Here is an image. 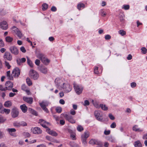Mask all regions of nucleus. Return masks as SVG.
Wrapping results in <instances>:
<instances>
[{"instance_id":"nucleus-1","label":"nucleus","mask_w":147,"mask_h":147,"mask_svg":"<svg viewBox=\"0 0 147 147\" xmlns=\"http://www.w3.org/2000/svg\"><path fill=\"white\" fill-rule=\"evenodd\" d=\"M39 104L42 109L46 113H48L49 111L46 108L49 105V102L46 101H43L41 102H39Z\"/></svg>"},{"instance_id":"nucleus-2","label":"nucleus","mask_w":147,"mask_h":147,"mask_svg":"<svg viewBox=\"0 0 147 147\" xmlns=\"http://www.w3.org/2000/svg\"><path fill=\"white\" fill-rule=\"evenodd\" d=\"M94 115L97 120L101 122L103 121V118L102 117L103 115L100 111H95Z\"/></svg>"},{"instance_id":"nucleus-3","label":"nucleus","mask_w":147,"mask_h":147,"mask_svg":"<svg viewBox=\"0 0 147 147\" xmlns=\"http://www.w3.org/2000/svg\"><path fill=\"white\" fill-rule=\"evenodd\" d=\"M89 136V133L88 131L84 132V134H82L81 136V138L82 142L84 144L86 143L87 138H88Z\"/></svg>"},{"instance_id":"nucleus-4","label":"nucleus","mask_w":147,"mask_h":147,"mask_svg":"<svg viewBox=\"0 0 147 147\" xmlns=\"http://www.w3.org/2000/svg\"><path fill=\"white\" fill-rule=\"evenodd\" d=\"M62 89H63L65 93H67L71 91L72 87L68 83H64L63 84Z\"/></svg>"},{"instance_id":"nucleus-5","label":"nucleus","mask_w":147,"mask_h":147,"mask_svg":"<svg viewBox=\"0 0 147 147\" xmlns=\"http://www.w3.org/2000/svg\"><path fill=\"white\" fill-rule=\"evenodd\" d=\"M74 87L76 92L77 94H79L82 93L83 88L81 86L74 83Z\"/></svg>"},{"instance_id":"nucleus-6","label":"nucleus","mask_w":147,"mask_h":147,"mask_svg":"<svg viewBox=\"0 0 147 147\" xmlns=\"http://www.w3.org/2000/svg\"><path fill=\"white\" fill-rule=\"evenodd\" d=\"M57 87L59 89L61 90L62 89V86L63 84L65 83H63L62 80L58 78H56L55 81Z\"/></svg>"},{"instance_id":"nucleus-7","label":"nucleus","mask_w":147,"mask_h":147,"mask_svg":"<svg viewBox=\"0 0 147 147\" xmlns=\"http://www.w3.org/2000/svg\"><path fill=\"white\" fill-rule=\"evenodd\" d=\"M12 31L15 33L20 38L23 36V34L19 29L15 26H13L12 28Z\"/></svg>"},{"instance_id":"nucleus-8","label":"nucleus","mask_w":147,"mask_h":147,"mask_svg":"<svg viewBox=\"0 0 147 147\" xmlns=\"http://www.w3.org/2000/svg\"><path fill=\"white\" fill-rule=\"evenodd\" d=\"M9 50L14 55H17L19 53V51L16 47L12 46L9 48Z\"/></svg>"},{"instance_id":"nucleus-9","label":"nucleus","mask_w":147,"mask_h":147,"mask_svg":"<svg viewBox=\"0 0 147 147\" xmlns=\"http://www.w3.org/2000/svg\"><path fill=\"white\" fill-rule=\"evenodd\" d=\"M30 75L31 77L35 80L37 79L39 77L38 73L33 70L31 71Z\"/></svg>"},{"instance_id":"nucleus-10","label":"nucleus","mask_w":147,"mask_h":147,"mask_svg":"<svg viewBox=\"0 0 147 147\" xmlns=\"http://www.w3.org/2000/svg\"><path fill=\"white\" fill-rule=\"evenodd\" d=\"M31 131L34 134H39L42 132V130L39 127H36L32 128Z\"/></svg>"},{"instance_id":"nucleus-11","label":"nucleus","mask_w":147,"mask_h":147,"mask_svg":"<svg viewBox=\"0 0 147 147\" xmlns=\"http://www.w3.org/2000/svg\"><path fill=\"white\" fill-rule=\"evenodd\" d=\"M4 58L9 61H11L12 60V57L11 54L8 52H6L5 53L3 56Z\"/></svg>"},{"instance_id":"nucleus-12","label":"nucleus","mask_w":147,"mask_h":147,"mask_svg":"<svg viewBox=\"0 0 147 147\" xmlns=\"http://www.w3.org/2000/svg\"><path fill=\"white\" fill-rule=\"evenodd\" d=\"M12 116L13 118L17 117L19 114V112L18 109L16 107H13L11 112Z\"/></svg>"},{"instance_id":"nucleus-13","label":"nucleus","mask_w":147,"mask_h":147,"mask_svg":"<svg viewBox=\"0 0 147 147\" xmlns=\"http://www.w3.org/2000/svg\"><path fill=\"white\" fill-rule=\"evenodd\" d=\"M0 28L3 30H6L8 28V25L5 21H3L0 23Z\"/></svg>"},{"instance_id":"nucleus-14","label":"nucleus","mask_w":147,"mask_h":147,"mask_svg":"<svg viewBox=\"0 0 147 147\" xmlns=\"http://www.w3.org/2000/svg\"><path fill=\"white\" fill-rule=\"evenodd\" d=\"M5 88L6 90H11L13 86V83L10 81L6 82L5 84Z\"/></svg>"},{"instance_id":"nucleus-15","label":"nucleus","mask_w":147,"mask_h":147,"mask_svg":"<svg viewBox=\"0 0 147 147\" xmlns=\"http://www.w3.org/2000/svg\"><path fill=\"white\" fill-rule=\"evenodd\" d=\"M38 68L41 72L43 74H47L48 69L46 67L44 66H39Z\"/></svg>"},{"instance_id":"nucleus-16","label":"nucleus","mask_w":147,"mask_h":147,"mask_svg":"<svg viewBox=\"0 0 147 147\" xmlns=\"http://www.w3.org/2000/svg\"><path fill=\"white\" fill-rule=\"evenodd\" d=\"M12 73L13 76L18 77L20 74V72L19 69L17 67L15 68L12 71Z\"/></svg>"},{"instance_id":"nucleus-17","label":"nucleus","mask_w":147,"mask_h":147,"mask_svg":"<svg viewBox=\"0 0 147 147\" xmlns=\"http://www.w3.org/2000/svg\"><path fill=\"white\" fill-rule=\"evenodd\" d=\"M132 130L137 132H141L143 131V130L140 128H139L138 125H135L132 128Z\"/></svg>"},{"instance_id":"nucleus-18","label":"nucleus","mask_w":147,"mask_h":147,"mask_svg":"<svg viewBox=\"0 0 147 147\" xmlns=\"http://www.w3.org/2000/svg\"><path fill=\"white\" fill-rule=\"evenodd\" d=\"M46 131L48 133L53 136H56L57 135V133L55 131L53 130H51L49 128H47Z\"/></svg>"},{"instance_id":"nucleus-19","label":"nucleus","mask_w":147,"mask_h":147,"mask_svg":"<svg viewBox=\"0 0 147 147\" xmlns=\"http://www.w3.org/2000/svg\"><path fill=\"white\" fill-rule=\"evenodd\" d=\"M7 131L9 132V133L11 136L16 137V135L14 133H13V132H15L16 131V129L14 128H8L7 129Z\"/></svg>"},{"instance_id":"nucleus-20","label":"nucleus","mask_w":147,"mask_h":147,"mask_svg":"<svg viewBox=\"0 0 147 147\" xmlns=\"http://www.w3.org/2000/svg\"><path fill=\"white\" fill-rule=\"evenodd\" d=\"M23 100L27 103L31 104L33 102V98L32 97H24L23 98Z\"/></svg>"},{"instance_id":"nucleus-21","label":"nucleus","mask_w":147,"mask_h":147,"mask_svg":"<svg viewBox=\"0 0 147 147\" xmlns=\"http://www.w3.org/2000/svg\"><path fill=\"white\" fill-rule=\"evenodd\" d=\"M26 61V59L25 58H22L21 59H18L16 60V61L18 64L20 65L22 63L25 62Z\"/></svg>"},{"instance_id":"nucleus-22","label":"nucleus","mask_w":147,"mask_h":147,"mask_svg":"<svg viewBox=\"0 0 147 147\" xmlns=\"http://www.w3.org/2000/svg\"><path fill=\"white\" fill-rule=\"evenodd\" d=\"M39 123H40L43 127L45 128H47L46 124H48V123L46 122L43 119H40L39 120Z\"/></svg>"},{"instance_id":"nucleus-23","label":"nucleus","mask_w":147,"mask_h":147,"mask_svg":"<svg viewBox=\"0 0 147 147\" xmlns=\"http://www.w3.org/2000/svg\"><path fill=\"white\" fill-rule=\"evenodd\" d=\"M61 115H63L64 117L68 121H69L73 118L71 116L68 115L67 114L62 113Z\"/></svg>"},{"instance_id":"nucleus-24","label":"nucleus","mask_w":147,"mask_h":147,"mask_svg":"<svg viewBox=\"0 0 147 147\" xmlns=\"http://www.w3.org/2000/svg\"><path fill=\"white\" fill-rule=\"evenodd\" d=\"M20 108L23 112L25 113L27 111V108L25 105L24 104L21 105Z\"/></svg>"},{"instance_id":"nucleus-25","label":"nucleus","mask_w":147,"mask_h":147,"mask_svg":"<svg viewBox=\"0 0 147 147\" xmlns=\"http://www.w3.org/2000/svg\"><path fill=\"white\" fill-rule=\"evenodd\" d=\"M36 56L38 58L40 59L41 61L45 57L44 55L41 53H39L37 54L36 55Z\"/></svg>"},{"instance_id":"nucleus-26","label":"nucleus","mask_w":147,"mask_h":147,"mask_svg":"<svg viewBox=\"0 0 147 147\" xmlns=\"http://www.w3.org/2000/svg\"><path fill=\"white\" fill-rule=\"evenodd\" d=\"M41 61L45 64L47 65L50 62V61L49 60L45 57L43 59H42Z\"/></svg>"},{"instance_id":"nucleus-27","label":"nucleus","mask_w":147,"mask_h":147,"mask_svg":"<svg viewBox=\"0 0 147 147\" xmlns=\"http://www.w3.org/2000/svg\"><path fill=\"white\" fill-rule=\"evenodd\" d=\"M135 147H141L142 146V144L139 141L135 142L134 144Z\"/></svg>"},{"instance_id":"nucleus-28","label":"nucleus","mask_w":147,"mask_h":147,"mask_svg":"<svg viewBox=\"0 0 147 147\" xmlns=\"http://www.w3.org/2000/svg\"><path fill=\"white\" fill-rule=\"evenodd\" d=\"M12 103L10 101H7L5 102L4 104V106L6 107H9L11 106Z\"/></svg>"},{"instance_id":"nucleus-29","label":"nucleus","mask_w":147,"mask_h":147,"mask_svg":"<svg viewBox=\"0 0 147 147\" xmlns=\"http://www.w3.org/2000/svg\"><path fill=\"white\" fill-rule=\"evenodd\" d=\"M98 143V142L96 140L93 139H91L89 142V143L92 145L97 144Z\"/></svg>"},{"instance_id":"nucleus-30","label":"nucleus","mask_w":147,"mask_h":147,"mask_svg":"<svg viewBox=\"0 0 147 147\" xmlns=\"http://www.w3.org/2000/svg\"><path fill=\"white\" fill-rule=\"evenodd\" d=\"M48 5L46 3H44L42 5V9L43 11L46 10L48 8Z\"/></svg>"},{"instance_id":"nucleus-31","label":"nucleus","mask_w":147,"mask_h":147,"mask_svg":"<svg viewBox=\"0 0 147 147\" xmlns=\"http://www.w3.org/2000/svg\"><path fill=\"white\" fill-rule=\"evenodd\" d=\"M27 58L28 64L30 67H33L34 64L29 58L28 57H27Z\"/></svg>"},{"instance_id":"nucleus-32","label":"nucleus","mask_w":147,"mask_h":147,"mask_svg":"<svg viewBox=\"0 0 147 147\" xmlns=\"http://www.w3.org/2000/svg\"><path fill=\"white\" fill-rule=\"evenodd\" d=\"M10 71H9L7 72V76L9 80H12L13 79V77L12 76L10 75Z\"/></svg>"},{"instance_id":"nucleus-33","label":"nucleus","mask_w":147,"mask_h":147,"mask_svg":"<svg viewBox=\"0 0 147 147\" xmlns=\"http://www.w3.org/2000/svg\"><path fill=\"white\" fill-rule=\"evenodd\" d=\"M6 41L7 42H11L13 40L12 38L9 36H7L5 38Z\"/></svg>"},{"instance_id":"nucleus-34","label":"nucleus","mask_w":147,"mask_h":147,"mask_svg":"<svg viewBox=\"0 0 147 147\" xmlns=\"http://www.w3.org/2000/svg\"><path fill=\"white\" fill-rule=\"evenodd\" d=\"M13 125L15 127H19L20 126V122L15 121L13 123Z\"/></svg>"},{"instance_id":"nucleus-35","label":"nucleus","mask_w":147,"mask_h":147,"mask_svg":"<svg viewBox=\"0 0 147 147\" xmlns=\"http://www.w3.org/2000/svg\"><path fill=\"white\" fill-rule=\"evenodd\" d=\"M85 7V5L83 3H80L78 5V8L79 10L81 9V8H84Z\"/></svg>"},{"instance_id":"nucleus-36","label":"nucleus","mask_w":147,"mask_h":147,"mask_svg":"<svg viewBox=\"0 0 147 147\" xmlns=\"http://www.w3.org/2000/svg\"><path fill=\"white\" fill-rule=\"evenodd\" d=\"M100 107L103 110H104V111H106L108 109L107 107L105 105L100 104Z\"/></svg>"},{"instance_id":"nucleus-37","label":"nucleus","mask_w":147,"mask_h":147,"mask_svg":"<svg viewBox=\"0 0 147 147\" xmlns=\"http://www.w3.org/2000/svg\"><path fill=\"white\" fill-rule=\"evenodd\" d=\"M119 33L122 36H123L126 34V32L123 30H121L119 31Z\"/></svg>"},{"instance_id":"nucleus-38","label":"nucleus","mask_w":147,"mask_h":147,"mask_svg":"<svg viewBox=\"0 0 147 147\" xmlns=\"http://www.w3.org/2000/svg\"><path fill=\"white\" fill-rule=\"evenodd\" d=\"M55 110L57 113H60L62 111V108L60 107H56Z\"/></svg>"},{"instance_id":"nucleus-39","label":"nucleus","mask_w":147,"mask_h":147,"mask_svg":"<svg viewBox=\"0 0 147 147\" xmlns=\"http://www.w3.org/2000/svg\"><path fill=\"white\" fill-rule=\"evenodd\" d=\"M129 5H123L122 7V9L125 10H128L129 9Z\"/></svg>"},{"instance_id":"nucleus-40","label":"nucleus","mask_w":147,"mask_h":147,"mask_svg":"<svg viewBox=\"0 0 147 147\" xmlns=\"http://www.w3.org/2000/svg\"><path fill=\"white\" fill-rule=\"evenodd\" d=\"M77 129L78 131L81 132L83 130L84 128L82 126L78 125L77 127Z\"/></svg>"},{"instance_id":"nucleus-41","label":"nucleus","mask_w":147,"mask_h":147,"mask_svg":"<svg viewBox=\"0 0 147 147\" xmlns=\"http://www.w3.org/2000/svg\"><path fill=\"white\" fill-rule=\"evenodd\" d=\"M29 110L31 111V113L33 114L36 116L38 114L37 112L35 110L31 108H29Z\"/></svg>"},{"instance_id":"nucleus-42","label":"nucleus","mask_w":147,"mask_h":147,"mask_svg":"<svg viewBox=\"0 0 147 147\" xmlns=\"http://www.w3.org/2000/svg\"><path fill=\"white\" fill-rule=\"evenodd\" d=\"M142 53L144 54H145L147 53V49L145 47H142L141 49Z\"/></svg>"},{"instance_id":"nucleus-43","label":"nucleus","mask_w":147,"mask_h":147,"mask_svg":"<svg viewBox=\"0 0 147 147\" xmlns=\"http://www.w3.org/2000/svg\"><path fill=\"white\" fill-rule=\"evenodd\" d=\"M10 112V109H4L3 110V113H5L6 114H9Z\"/></svg>"},{"instance_id":"nucleus-44","label":"nucleus","mask_w":147,"mask_h":147,"mask_svg":"<svg viewBox=\"0 0 147 147\" xmlns=\"http://www.w3.org/2000/svg\"><path fill=\"white\" fill-rule=\"evenodd\" d=\"M26 81L27 84L29 86H30L32 84L30 78H27L26 79Z\"/></svg>"},{"instance_id":"nucleus-45","label":"nucleus","mask_w":147,"mask_h":147,"mask_svg":"<svg viewBox=\"0 0 147 147\" xmlns=\"http://www.w3.org/2000/svg\"><path fill=\"white\" fill-rule=\"evenodd\" d=\"M100 13L101 16L103 17L105 16L107 14V13L103 10H101L100 11Z\"/></svg>"},{"instance_id":"nucleus-46","label":"nucleus","mask_w":147,"mask_h":147,"mask_svg":"<svg viewBox=\"0 0 147 147\" xmlns=\"http://www.w3.org/2000/svg\"><path fill=\"white\" fill-rule=\"evenodd\" d=\"M23 135L24 136L27 137H29L30 136V134L28 132H25L23 133Z\"/></svg>"},{"instance_id":"nucleus-47","label":"nucleus","mask_w":147,"mask_h":147,"mask_svg":"<svg viewBox=\"0 0 147 147\" xmlns=\"http://www.w3.org/2000/svg\"><path fill=\"white\" fill-rule=\"evenodd\" d=\"M20 126H26L27 125V123L25 121H20Z\"/></svg>"},{"instance_id":"nucleus-48","label":"nucleus","mask_w":147,"mask_h":147,"mask_svg":"<svg viewBox=\"0 0 147 147\" xmlns=\"http://www.w3.org/2000/svg\"><path fill=\"white\" fill-rule=\"evenodd\" d=\"M5 66L7 67L8 69H9L10 68L11 66L9 64V63L7 61H5Z\"/></svg>"},{"instance_id":"nucleus-49","label":"nucleus","mask_w":147,"mask_h":147,"mask_svg":"<svg viewBox=\"0 0 147 147\" xmlns=\"http://www.w3.org/2000/svg\"><path fill=\"white\" fill-rule=\"evenodd\" d=\"M71 137L72 138L73 140H75L76 139V134L75 133H71Z\"/></svg>"},{"instance_id":"nucleus-50","label":"nucleus","mask_w":147,"mask_h":147,"mask_svg":"<svg viewBox=\"0 0 147 147\" xmlns=\"http://www.w3.org/2000/svg\"><path fill=\"white\" fill-rule=\"evenodd\" d=\"M116 126V123L115 122H113L111 125V127L112 128H115Z\"/></svg>"},{"instance_id":"nucleus-51","label":"nucleus","mask_w":147,"mask_h":147,"mask_svg":"<svg viewBox=\"0 0 147 147\" xmlns=\"http://www.w3.org/2000/svg\"><path fill=\"white\" fill-rule=\"evenodd\" d=\"M109 117L110 119L112 120H114L115 119V117L111 113H110L109 115Z\"/></svg>"},{"instance_id":"nucleus-52","label":"nucleus","mask_w":147,"mask_h":147,"mask_svg":"<svg viewBox=\"0 0 147 147\" xmlns=\"http://www.w3.org/2000/svg\"><path fill=\"white\" fill-rule=\"evenodd\" d=\"M4 44L2 40L0 38V47H4Z\"/></svg>"},{"instance_id":"nucleus-53","label":"nucleus","mask_w":147,"mask_h":147,"mask_svg":"<svg viewBox=\"0 0 147 147\" xmlns=\"http://www.w3.org/2000/svg\"><path fill=\"white\" fill-rule=\"evenodd\" d=\"M20 51L23 53H25L26 52V50L24 47H22L20 48Z\"/></svg>"},{"instance_id":"nucleus-54","label":"nucleus","mask_w":147,"mask_h":147,"mask_svg":"<svg viewBox=\"0 0 147 147\" xmlns=\"http://www.w3.org/2000/svg\"><path fill=\"white\" fill-rule=\"evenodd\" d=\"M70 113L72 115H74L76 113V112L73 109H71L70 111Z\"/></svg>"},{"instance_id":"nucleus-55","label":"nucleus","mask_w":147,"mask_h":147,"mask_svg":"<svg viewBox=\"0 0 147 147\" xmlns=\"http://www.w3.org/2000/svg\"><path fill=\"white\" fill-rule=\"evenodd\" d=\"M98 67H95L94 68V73L96 74H98Z\"/></svg>"},{"instance_id":"nucleus-56","label":"nucleus","mask_w":147,"mask_h":147,"mask_svg":"<svg viewBox=\"0 0 147 147\" xmlns=\"http://www.w3.org/2000/svg\"><path fill=\"white\" fill-rule=\"evenodd\" d=\"M5 119H4L3 117L1 115H0V123H2L5 121Z\"/></svg>"},{"instance_id":"nucleus-57","label":"nucleus","mask_w":147,"mask_h":147,"mask_svg":"<svg viewBox=\"0 0 147 147\" xmlns=\"http://www.w3.org/2000/svg\"><path fill=\"white\" fill-rule=\"evenodd\" d=\"M35 63L37 65H39L40 63V61L39 60L37 59L35 61Z\"/></svg>"},{"instance_id":"nucleus-58","label":"nucleus","mask_w":147,"mask_h":147,"mask_svg":"<svg viewBox=\"0 0 147 147\" xmlns=\"http://www.w3.org/2000/svg\"><path fill=\"white\" fill-rule=\"evenodd\" d=\"M51 10L52 11H55L57 10V8L55 6H52L51 8Z\"/></svg>"},{"instance_id":"nucleus-59","label":"nucleus","mask_w":147,"mask_h":147,"mask_svg":"<svg viewBox=\"0 0 147 147\" xmlns=\"http://www.w3.org/2000/svg\"><path fill=\"white\" fill-rule=\"evenodd\" d=\"M110 131L109 130H105L104 131V134L105 135H108L110 134Z\"/></svg>"},{"instance_id":"nucleus-60","label":"nucleus","mask_w":147,"mask_h":147,"mask_svg":"<svg viewBox=\"0 0 147 147\" xmlns=\"http://www.w3.org/2000/svg\"><path fill=\"white\" fill-rule=\"evenodd\" d=\"M5 13L2 9H0V14L2 15H5Z\"/></svg>"},{"instance_id":"nucleus-61","label":"nucleus","mask_w":147,"mask_h":147,"mask_svg":"<svg viewBox=\"0 0 147 147\" xmlns=\"http://www.w3.org/2000/svg\"><path fill=\"white\" fill-rule=\"evenodd\" d=\"M21 88L22 90L24 91H25L27 89L26 88V86L25 85H23L22 86Z\"/></svg>"},{"instance_id":"nucleus-62","label":"nucleus","mask_w":147,"mask_h":147,"mask_svg":"<svg viewBox=\"0 0 147 147\" xmlns=\"http://www.w3.org/2000/svg\"><path fill=\"white\" fill-rule=\"evenodd\" d=\"M136 84L135 82H133L131 83V86L132 88H134L136 86Z\"/></svg>"},{"instance_id":"nucleus-63","label":"nucleus","mask_w":147,"mask_h":147,"mask_svg":"<svg viewBox=\"0 0 147 147\" xmlns=\"http://www.w3.org/2000/svg\"><path fill=\"white\" fill-rule=\"evenodd\" d=\"M89 105V102L88 100H86L84 101V105L85 106H88Z\"/></svg>"},{"instance_id":"nucleus-64","label":"nucleus","mask_w":147,"mask_h":147,"mask_svg":"<svg viewBox=\"0 0 147 147\" xmlns=\"http://www.w3.org/2000/svg\"><path fill=\"white\" fill-rule=\"evenodd\" d=\"M105 38L106 40H109L111 38V36L109 35H107L105 36Z\"/></svg>"}]
</instances>
